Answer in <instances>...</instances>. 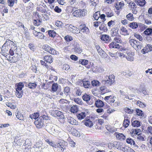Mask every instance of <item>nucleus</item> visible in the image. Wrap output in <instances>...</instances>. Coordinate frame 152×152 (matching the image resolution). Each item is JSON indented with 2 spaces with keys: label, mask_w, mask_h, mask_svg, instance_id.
Here are the masks:
<instances>
[{
  "label": "nucleus",
  "mask_w": 152,
  "mask_h": 152,
  "mask_svg": "<svg viewBox=\"0 0 152 152\" xmlns=\"http://www.w3.org/2000/svg\"><path fill=\"white\" fill-rule=\"evenodd\" d=\"M37 84L34 83H29L26 85V87H28L30 89H34L36 88Z\"/></svg>",
  "instance_id": "22"
},
{
  "label": "nucleus",
  "mask_w": 152,
  "mask_h": 152,
  "mask_svg": "<svg viewBox=\"0 0 152 152\" xmlns=\"http://www.w3.org/2000/svg\"><path fill=\"white\" fill-rule=\"evenodd\" d=\"M129 26L132 29H136L138 27V25L136 22H132L129 25Z\"/></svg>",
  "instance_id": "35"
},
{
  "label": "nucleus",
  "mask_w": 152,
  "mask_h": 152,
  "mask_svg": "<svg viewBox=\"0 0 152 152\" xmlns=\"http://www.w3.org/2000/svg\"><path fill=\"white\" fill-rule=\"evenodd\" d=\"M76 28L73 26L72 25L70 24L68 28V30L69 31L72 32V33H80V31H78L77 30V31L75 29V28Z\"/></svg>",
  "instance_id": "17"
},
{
  "label": "nucleus",
  "mask_w": 152,
  "mask_h": 152,
  "mask_svg": "<svg viewBox=\"0 0 152 152\" xmlns=\"http://www.w3.org/2000/svg\"><path fill=\"white\" fill-rule=\"evenodd\" d=\"M75 52L78 54L80 53L82 51V49L80 47L79 44L77 42H75L73 45Z\"/></svg>",
  "instance_id": "8"
},
{
  "label": "nucleus",
  "mask_w": 152,
  "mask_h": 152,
  "mask_svg": "<svg viewBox=\"0 0 152 152\" xmlns=\"http://www.w3.org/2000/svg\"><path fill=\"white\" fill-rule=\"evenodd\" d=\"M24 87L23 83L20 82L18 84L16 88L15 95L18 98H21L23 94L22 88Z\"/></svg>",
  "instance_id": "3"
},
{
  "label": "nucleus",
  "mask_w": 152,
  "mask_h": 152,
  "mask_svg": "<svg viewBox=\"0 0 152 152\" xmlns=\"http://www.w3.org/2000/svg\"><path fill=\"white\" fill-rule=\"evenodd\" d=\"M109 46L110 48H119L121 45L115 42H113L109 45Z\"/></svg>",
  "instance_id": "13"
},
{
  "label": "nucleus",
  "mask_w": 152,
  "mask_h": 152,
  "mask_svg": "<svg viewBox=\"0 0 152 152\" xmlns=\"http://www.w3.org/2000/svg\"><path fill=\"white\" fill-rule=\"evenodd\" d=\"M100 12L98 11L96 12L94 14V18L96 20H97L100 17Z\"/></svg>",
  "instance_id": "48"
},
{
  "label": "nucleus",
  "mask_w": 152,
  "mask_h": 152,
  "mask_svg": "<svg viewBox=\"0 0 152 152\" xmlns=\"http://www.w3.org/2000/svg\"><path fill=\"white\" fill-rule=\"evenodd\" d=\"M113 96L111 95L106 96L104 97V99L106 101L109 103L111 99L113 98Z\"/></svg>",
  "instance_id": "60"
},
{
  "label": "nucleus",
  "mask_w": 152,
  "mask_h": 152,
  "mask_svg": "<svg viewBox=\"0 0 152 152\" xmlns=\"http://www.w3.org/2000/svg\"><path fill=\"white\" fill-rule=\"evenodd\" d=\"M58 88V84L57 83H54L52 85L51 90L53 92H55L57 91Z\"/></svg>",
  "instance_id": "33"
},
{
  "label": "nucleus",
  "mask_w": 152,
  "mask_h": 152,
  "mask_svg": "<svg viewBox=\"0 0 152 152\" xmlns=\"http://www.w3.org/2000/svg\"><path fill=\"white\" fill-rule=\"evenodd\" d=\"M44 60L50 64L53 62V58L51 56H46L44 57Z\"/></svg>",
  "instance_id": "16"
},
{
  "label": "nucleus",
  "mask_w": 152,
  "mask_h": 152,
  "mask_svg": "<svg viewBox=\"0 0 152 152\" xmlns=\"http://www.w3.org/2000/svg\"><path fill=\"white\" fill-rule=\"evenodd\" d=\"M106 26V25L103 22L99 27V29L104 32L107 31V28Z\"/></svg>",
  "instance_id": "29"
},
{
  "label": "nucleus",
  "mask_w": 152,
  "mask_h": 152,
  "mask_svg": "<svg viewBox=\"0 0 152 152\" xmlns=\"http://www.w3.org/2000/svg\"><path fill=\"white\" fill-rule=\"evenodd\" d=\"M48 117H46L45 115H43V116H40L34 122L36 127L38 129L42 128L44 124V119L48 120Z\"/></svg>",
  "instance_id": "2"
},
{
  "label": "nucleus",
  "mask_w": 152,
  "mask_h": 152,
  "mask_svg": "<svg viewBox=\"0 0 152 152\" xmlns=\"http://www.w3.org/2000/svg\"><path fill=\"white\" fill-rule=\"evenodd\" d=\"M79 29H80L81 31L83 32H87L88 31V28L84 26V25H80L78 27Z\"/></svg>",
  "instance_id": "26"
},
{
  "label": "nucleus",
  "mask_w": 152,
  "mask_h": 152,
  "mask_svg": "<svg viewBox=\"0 0 152 152\" xmlns=\"http://www.w3.org/2000/svg\"><path fill=\"white\" fill-rule=\"evenodd\" d=\"M83 87L85 88H91L90 82L88 81H83Z\"/></svg>",
  "instance_id": "25"
},
{
  "label": "nucleus",
  "mask_w": 152,
  "mask_h": 152,
  "mask_svg": "<svg viewBox=\"0 0 152 152\" xmlns=\"http://www.w3.org/2000/svg\"><path fill=\"white\" fill-rule=\"evenodd\" d=\"M136 112L137 115L139 116H142L143 115V112L138 109H136Z\"/></svg>",
  "instance_id": "51"
},
{
  "label": "nucleus",
  "mask_w": 152,
  "mask_h": 152,
  "mask_svg": "<svg viewBox=\"0 0 152 152\" xmlns=\"http://www.w3.org/2000/svg\"><path fill=\"white\" fill-rule=\"evenodd\" d=\"M8 49L9 48L8 46L3 45L2 47L1 53L3 55L5 56V55L7 54Z\"/></svg>",
  "instance_id": "14"
},
{
  "label": "nucleus",
  "mask_w": 152,
  "mask_h": 152,
  "mask_svg": "<svg viewBox=\"0 0 152 152\" xmlns=\"http://www.w3.org/2000/svg\"><path fill=\"white\" fill-rule=\"evenodd\" d=\"M41 145L42 143H41V142H37L36 144L34 145L33 147L34 148H38L39 149L41 148V149H42V148L41 146Z\"/></svg>",
  "instance_id": "47"
},
{
  "label": "nucleus",
  "mask_w": 152,
  "mask_h": 152,
  "mask_svg": "<svg viewBox=\"0 0 152 152\" xmlns=\"http://www.w3.org/2000/svg\"><path fill=\"white\" fill-rule=\"evenodd\" d=\"M115 76L113 75L105 76L104 79L102 81L103 84L107 86H109L113 85L115 83Z\"/></svg>",
  "instance_id": "1"
},
{
  "label": "nucleus",
  "mask_w": 152,
  "mask_h": 152,
  "mask_svg": "<svg viewBox=\"0 0 152 152\" xmlns=\"http://www.w3.org/2000/svg\"><path fill=\"white\" fill-rule=\"evenodd\" d=\"M86 116V114L85 112H82L81 113H80L77 114V117L80 120H81L84 118Z\"/></svg>",
  "instance_id": "27"
},
{
  "label": "nucleus",
  "mask_w": 152,
  "mask_h": 152,
  "mask_svg": "<svg viewBox=\"0 0 152 152\" xmlns=\"http://www.w3.org/2000/svg\"><path fill=\"white\" fill-rule=\"evenodd\" d=\"M88 62V60L85 59H81L79 61V63L83 65H86Z\"/></svg>",
  "instance_id": "49"
},
{
  "label": "nucleus",
  "mask_w": 152,
  "mask_h": 152,
  "mask_svg": "<svg viewBox=\"0 0 152 152\" xmlns=\"http://www.w3.org/2000/svg\"><path fill=\"white\" fill-rule=\"evenodd\" d=\"M92 86H98L100 85V83L97 80H93L91 82Z\"/></svg>",
  "instance_id": "50"
},
{
  "label": "nucleus",
  "mask_w": 152,
  "mask_h": 152,
  "mask_svg": "<svg viewBox=\"0 0 152 152\" xmlns=\"http://www.w3.org/2000/svg\"><path fill=\"white\" fill-rule=\"evenodd\" d=\"M42 48L51 54L54 55L58 53L57 51L48 45H45L43 46Z\"/></svg>",
  "instance_id": "5"
},
{
  "label": "nucleus",
  "mask_w": 152,
  "mask_h": 152,
  "mask_svg": "<svg viewBox=\"0 0 152 152\" xmlns=\"http://www.w3.org/2000/svg\"><path fill=\"white\" fill-rule=\"evenodd\" d=\"M68 119V122L71 124L76 125L77 124V122L73 118L69 117Z\"/></svg>",
  "instance_id": "23"
},
{
  "label": "nucleus",
  "mask_w": 152,
  "mask_h": 152,
  "mask_svg": "<svg viewBox=\"0 0 152 152\" xmlns=\"http://www.w3.org/2000/svg\"><path fill=\"white\" fill-rule=\"evenodd\" d=\"M102 40L105 41L106 43H108L109 42V36L107 35H103L101 38Z\"/></svg>",
  "instance_id": "24"
},
{
  "label": "nucleus",
  "mask_w": 152,
  "mask_h": 152,
  "mask_svg": "<svg viewBox=\"0 0 152 152\" xmlns=\"http://www.w3.org/2000/svg\"><path fill=\"white\" fill-rule=\"evenodd\" d=\"M127 54L128 56L126 57L127 60L131 61H133L134 60V58L133 57L134 53H128Z\"/></svg>",
  "instance_id": "21"
},
{
  "label": "nucleus",
  "mask_w": 152,
  "mask_h": 152,
  "mask_svg": "<svg viewBox=\"0 0 152 152\" xmlns=\"http://www.w3.org/2000/svg\"><path fill=\"white\" fill-rule=\"evenodd\" d=\"M16 117L20 120H23L24 119L23 116L20 112H18L17 114L16 115Z\"/></svg>",
  "instance_id": "46"
},
{
  "label": "nucleus",
  "mask_w": 152,
  "mask_h": 152,
  "mask_svg": "<svg viewBox=\"0 0 152 152\" xmlns=\"http://www.w3.org/2000/svg\"><path fill=\"white\" fill-rule=\"evenodd\" d=\"M39 114L38 113H34V114L30 115L29 117L32 119H36L38 118L39 117Z\"/></svg>",
  "instance_id": "37"
},
{
  "label": "nucleus",
  "mask_w": 152,
  "mask_h": 152,
  "mask_svg": "<svg viewBox=\"0 0 152 152\" xmlns=\"http://www.w3.org/2000/svg\"><path fill=\"white\" fill-rule=\"evenodd\" d=\"M141 123L138 120H135L132 123V125L133 126L138 127L140 126Z\"/></svg>",
  "instance_id": "28"
},
{
  "label": "nucleus",
  "mask_w": 152,
  "mask_h": 152,
  "mask_svg": "<svg viewBox=\"0 0 152 152\" xmlns=\"http://www.w3.org/2000/svg\"><path fill=\"white\" fill-rule=\"evenodd\" d=\"M129 6L130 7L134 9H135L136 7V5L134 2H130L129 4Z\"/></svg>",
  "instance_id": "57"
},
{
  "label": "nucleus",
  "mask_w": 152,
  "mask_h": 152,
  "mask_svg": "<svg viewBox=\"0 0 152 152\" xmlns=\"http://www.w3.org/2000/svg\"><path fill=\"white\" fill-rule=\"evenodd\" d=\"M122 150L124 152H133L134 151L132 149L127 146L123 148Z\"/></svg>",
  "instance_id": "34"
},
{
  "label": "nucleus",
  "mask_w": 152,
  "mask_h": 152,
  "mask_svg": "<svg viewBox=\"0 0 152 152\" xmlns=\"http://www.w3.org/2000/svg\"><path fill=\"white\" fill-rule=\"evenodd\" d=\"M144 33L146 35L148 36L152 35V28H148L146 29L144 32Z\"/></svg>",
  "instance_id": "32"
},
{
  "label": "nucleus",
  "mask_w": 152,
  "mask_h": 152,
  "mask_svg": "<svg viewBox=\"0 0 152 152\" xmlns=\"http://www.w3.org/2000/svg\"><path fill=\"white\" fill-rule=\"evenodd\" d=\"M124 5V2L121 1L120 2H116L115 7L117 10H119L121 9L122 7Z\"/></svg>",
  "instance_id": "19"
},
{
  "label": "nucleus",
  "mask_w": 152,
  "mask_h": 152,
  "mask_svg": "<svg viewBox=\"0 0 152 152\" xmlns=\"http://www.w3.org/2000/svg\"><path fill=\"white\" fill-rule=\"evenodd\" d=\"M41 23V21L39 19L34 20V24L36 26H39Z\"/></svg>",
  "instance_id": "53"
},
{
  "label": "nucleus",
  "mask_w": 152,
  "mask_h": 152,
  "mask_svg": "<svg viewBox=\"0 0 152 152\" xmlns=\"http://www.w3.org/2000/svg\"><path fill=\"white\" fill-rule=\"evenodd\" d=\"M134 1L137 5L140 7L144 6L146 3L145 0H134Z\"/></svg>",
  "instance_id": "15"
},
{
  "label": "nucleus",
  "mask_w": 152,
  "mask_h": 152,
  "mask_svg": "<svg viewBox=\"0 0 152 152\" xmlns=\"http://www.w3.org/2000/svg\"><path fill=\"white\" fill-rule=\"evenodd\" d=\"M49 35L50 37H54L56 35V33L53 30H50L48 31Z\"/></svg>",
  "instance_id": "41"
},
{
  "label": "nucleus",
  "mask_w": 152,
  "mask_h": 152,
  "mask_svg": "<svg viewBox=\"0 0 152 152\" xmlns=\"http://www.w3.org/2000/svg\"><path fill=\"white\" fill-rule=\"evenodd\" d=\"M47 7L45 4L43 3L37 6V9L39 11L42 13H45L46 12Z\"/></svg>",
  "instance_id": "7"
},
{
  "label": "nucleus",
  "mask_w": 152,
  "mask_h": 152,
  "mask_svg": "<svg viewBox=\"0 0 152 152\" xmlns=\"http://www.w3.org/2000/svg\"><path fill=\"white\" fill-rule=\"evenodd\" d=\"M23 145L25 146V148H27L28 149L30 148L31 147V142L29 139H27L25 142L24 143Z\"/></svg>",
  "instance_id": "18"
},
{
  "label": "nucleus",
  "mask_w": 152,
  "mask_h": 152,
  "mask_svg": "<svg viewBox=\"0 0 152 152\" xmlns=\"http://www.w3.org/2000/svg\"><path fill=\"white\" fill-rule=\"evenodd\" d=\"M70 111L71 112L73 113H76L77 112L78 110V108L76 105H73L71 107L70 109Z\"/></svg>",
  "instance_id": "43"
},
{
  "label": "nucleus",
  "mask_w": 152,
  "mask_h": 152,
  "mask_svg": "<svg viewBox=\"0 0 152 152\" xmlns=\"http://www.w3.org/2000/svg\"><path fill=\"white\" fill-rule=\"evenodd\" d=\"M126 141L127 143L130 144L131 145L134 146L135 144V142L130 138H127Z\"/></svg>",
  "instance_id": "36"
},
{
  "label": "nucleus",
  "mask_w": 152,
  "mask_h": 152,
  "mask_svg": "<svg viewBox=\"0 0 152 152\" xmlns=\"http://www.w3.org/2000/svg\"><path fill=\"white\" fill-rule=\"evenodd\" d=\"M70 91V88L68 87H66L64 90V94L67 96L68 94V93Z\"/></svg>",
  "instance_id": "56"
},
{
  "label": "nucleus",
  "mask_w": 152,
  "mask_h": 152,
  "mask_svg": "<svg viewBox=\"0 0 152 152\" xmlns=\"http://www.w3.org/2000/svg\"><path fill=\"white\" fill-rule=\"evenodd\" d=\"M98 52L102 57L105 58L106 57V53L102 49H100V50L98 51Z\"/></svg>",
  "instance_id": "38"
},
{
  "label": "nucleus",
  "mask_w": 152,
  "mask_h": 152,
  "mask_svg": "<svg viewBox=\"0 0 152 152\" xmlns=\"http://www.w3.org/2000/svg\"><path fill=\"white\" fill-rule=\"evenodd\" d=\"M73 16L77 17H82L85 15L84 12L81 9H78L74 11L72 13Z\"/></svg>",
  "instance_id": "6"
},
{
  "label": "nucleus",
  "mask_w": 152,
  "mask_h": 152,
  "mask_svg": "<svg viewBox=\"0 0 152 152\" xmlns=\"http://www.w3.org/2000/svg\"><path fill=\"white\" fill-rule=\"evenodd\" d=\"M126 18L128 20L130 21H132L134 19L133 15L131 13H129L127 15Z\"/></svg>",
  "instance_id": "54"
},
{
  "label": "nucleus",
  "mask_w": 152,
  "mask_h": 152,
  "mask_svg": "<svg viewBox=\"0 0 152 152\" xmlns=\"http://www.w3.org/2000/svg\"><path fill=\"white\" fill-rule=\"evenodd\" d=\"M100 90L103 92V93H105L110 92L109 90L107 89L106 87L105 86H102L100 87Z\"/></svg>",
  "instance_id": "52"
},
{
  "label": "nucleus",
  "mask_w": 152,
  "mask_h": 152,
  "mask_svg": "<svg viewBox=\"0 0 152 152\" xmlns=\"http://www.w3.org/2000/svg\"><path fill=\"white\" fill-rule=\"evenodd\" d=\"M129 123L130 121L129 119H125L124 121L123 126L125 128H126L129 126Z\"/></svg>",
  "instance_id": "40"
},
{
  "label": "nucleus",
  "mask_w": 152,
  "mask_h": 152,
  "mask_svg": "<svg viewBox=\"0 0 152 152\" xmlns=\"http://www.w3.org/2000/svg\"><path fill=\"white\" fill-rule=\"evenodd\" d=\"M105 14L106 16L107 17H111L113 16L114 14L112 10H110L109 11H107L106 12Z\"/></svg>",
  "instance_id": "45"
},
{
  "label": "nucleus",
  "mask_w": 152,
  "mask_h": 152,
  "mask_svg": "<svg viewBox=\"0 0 152 152\" xmlns=\"http://www.w3.org/2000/svg\"><path fill=\"white\" fill-rule=\"evenodd\" d=\"M67 145V142L64 140H61L58 143V148L61 149V151H62L63 149V151L64 150L66 149V147Z\"/></svg>",
  "instance_id": "10"
},
{
  "label": "nucleus",
  "mask_w": 152,
  "mask_h": 152,
  "mask_svg": "<svg viewBox=\"0 0 152 152\" xmlns=\"http://www.w3.org/2000/svg\"><path fill=\"white\" fill-rule=\"evenodd\" d=\"M114 41L117 43H120L122 42V41L119 37H115L114 39Z\"/></svg>",
  "instance_id": "59"
},
{
  "label": "nucleus",
  "mask_w": 152,
  "mask_h": 152,
  "mask_svg": "<svg viewBox=\"0 0 152 152\" xmlns=\"http://www.w3.org/2000/svg\"><path fill=\"white\" fill-rule=\"evenodd\" d=\"M38 34L37 37L39 38L43 39L45 38V37L43 35V34L40 32H38Z\"/></svg>",
  "instance_id": "62"
},
{
  "label": "nucleus",
  "mask_w": 152,
  "mask_h": 152,
  "mask_svg": "<svg viewBox=\"0 0 152 152\" xmlns=\"http://www.w3.org/2000/svg\"><path fill=\"white\" fill-rule=\"evenodd\" d=\"M4 45L8 46H10L11 45L14 46V45H15V44L10 39H7Z\"/></svg>",
  "instance_id": "31"
},
{
  "label": "nucleus",
  "mask_w": 152,
  "mask_h": 152,
  "mask_svg": "<svg viewBox=\"0 0 152 152\" xmlns=\"http://www.w3.org/2000/svg\"><path fill=\"white\" fill-rule=\"evenodd\" d=\"M56 25L58 27L61 28L64 25L62 22L60 21H57L55 23Z\"/></svg>",
  "instance_id": "55"
},
{
  "label": "nucleus",
  "mask_w": 152,
  "mask_h": 152,
  "mask_svg": "<svg viewBox=\"0 0 152 152\" xmlns=\"http://www.w3.org/2000/svg\"><path fill=\"white\" fill-rule=\"evenodd\" d=\"M83 99L86 101L89 105L92 104L93 103L92 99H91L90 96L87 94H85L82 96Z\"/></svg>",
  "instance_id": "9"
},
{
  "label": "nucleus",
  "mask_w": 152,
  "mask_h": 152,
  "mask_svg": "<svg viewBox=\"0 0 152 152\" xmlns=\"http://www.w3.org/2000/svg\"><path fill=\"white\" fill-rule=\"evenodd\" d=\"M56 117H59V118H62L64 117V115H63V113L61 111L56 110Z\"/></svg>",
  "instance_id": "44"
},
{
  "label": "nucleus",
  "mask_w": 152,
  "mask_h": 152,
  "mask_svg": "<svg viewBox=\"0 0 152 152\" xmlns=\"http://www.w3.org/2000/svg\"><path fill=\"white\" fill-rule=\"evenodd\" d=\"M120 33L124 35H127L129 34L128 31L125 27H121L120 30Z\"/></svg>",
  "instance_id": "20"
},
{
  "label": "nucleus",
  "mask_w": 152,
  "mask_h": 152,
  "mask_svg": "<svg viewBox=\"0 0 152 152\" xmlns=\"http://www.w3.org/2000/svg\"><path fill=\"white\" fill-rule=\"evenodd\" d=\"M151 51H152V45L148 44L141 51L142 53L145 54Z\"/></svg>",
  "instance_id": "11"
},
{
  "label": "nucleus",
  "mask_w": 152,
  "mask_h": 152,
  "mask_svg": "<svg viewBox=\"0 0 152 152\" xmlns=\"http://www.w3.org/2000/svg\"><path fill=\"white\" fill-rule=\"evenodd\" d=\"M85 124L87 126L91 127L93 126V123L89 119L86 120L85 122Z\"/></svg>",
  "instance_id": "39"
},
{
  "label": "nucleus",
  "mask_w": 152,
  "mask_h": 152,
  "mask_svg": "<svg viewBox=\"0 0 152 152\" xmlns=\"http://www.w3.org/2000/svg\"><path fill=\"white\" fill-rule=\"evenodd\" d=\"M129 43L131 46L136 50H139L142 47L141 42H140L134 39L130 40Z\"/></svg>",
  "instance_id": "4"
},
{
  "label": "nucleus",
  "mask_w": 152,
  "mask_h": 152,
  "mask_svg": "<svg viewBox=\"0 0 152 152\" xmlns=\"http://www.w3.org/2000/svg\"><path fill=\"white\" fill-rule=\"evenodd\" d=\"M116 137L118 140H122L125 139V136L122 133H119L116 134Z\"/></svg>",
  "instance_id": "30"
},
{
  "label": "nucleus",
  "mask_w": 152,
  "mask_h": 152,
  "mask_svg": "<svg viewBox=\"0 0 152 152\" xmlns=\"http://www.w3.org/2000/svg\"><path fill=\"white\" fill-rule=\"evenodd\" d=\"M72 133L73 135L75 136H79L80 135L79 132L76 130H74L72 132Z\"/></svg>",
  "instance_id": "64"
},
{
  "label": "nucleus",
  "mask_w": 152,
  "mask_h": 152,
  "mask_svg": "<svg viewBox=\"0 0 152 152\" xmlns=\"http://www.w3.org/2000/svg\"><path fill=\"white\" fill-rule=\"evenodd\" d=\"M65 40L67 42H70L72 40V37L69 35H67L64 37Z\"/></svg>",
  "instance_id": "61"
},
{
  "label": "nucleus",
  "mask_w": 152,
  "mask_h": 152,
  "mask_svg": "<svg viewBox=\"0 0 152 152\" xmlns=\"http://www.w3.org/2000/svg\"><path fill=\"white\" fill-rule=\"evenodd\" d=\"M74 101L76 103L80 105H82L83 103L81 99L78 98L75 99Z\"/></svg>",
  "instance_id": "63"
},
{
  "label": "nucleus",
  "mask_w": 152,
  "mask_h": 152,
  "mask_svg": "<svg viewBox=\"0 0 152 152\" xmlns=\"http://www.w3.org/2000/svg\"><path fill=\"white\" fill-rule=\"evenodd\" d=\"M95 105L97 107H102L104 106V104L102 100L98 99L95 101Z\"/></svg>",
  "instance_id": "12"
},
{
  "label": "nucleus",
  "mask_w": 152,
  "mask_h": 152,
  "mask_svg": "<svg viewBox=\"0 0 152 152\" xmlns=\"http://www.w3.org/2000/svg\"><path fill=\"white\" fill-rule=\"evenodd\" d=\"M133 132H134V134H137L139 136L141 134V130L139 129H136L134 130Z\"/></svg>",
  "instance_id": "58"
},
{
  "label": "nucleus",
  "mask_w": 152,
  "mask_h": 152,
  "mask_svg": "<svg viewBox=\"0 0 152 152\" xmlns=\"http://www.w3.org/2000/svg\"><path fill=\"white\" fill-rule=\"evenodd\" d=\"M137 104L141 108H144L146 106V104L145 103L139 100L137 102Z\"/></svg>",
  "instance_id": "42"
}]
</instances>
